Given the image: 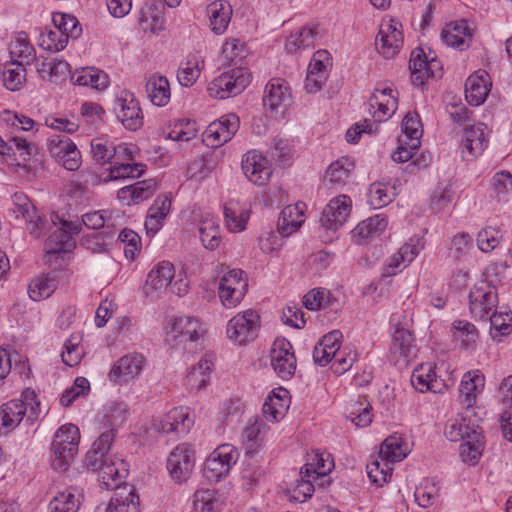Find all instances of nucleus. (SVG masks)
<instances>
[{"mask_svg": "<svg viewBox=\"0 0 512 512\" xmlns=\"http://www.w3.org/2000/svg\"><path fill=\"white\" fill-rule=\"evenodd\" d=\"M105 512H140L139 496L132 485L116 486Z\"/></svg>", "mask_w": 512, "mask_h": 512, "instance_id": "nucleus-22", "label": "nucleus"}, {"mask_svg": "<svg viewBox=\"0 0 512 512\" xmlns=\"http://www.w3.org/2000/svg\"><path fill=\"white\" fill-rule=\"evenodd\" d=\"M11 55L15 58L13 61H17L22 65H37L35 48L26 37L18 36L15 39L11 44Z\"/></svg>", "mask_w": 512, "mask_h": 512, "instance_id": "nucleus-47", "label": "nucleus"}, {"mask_svg": "<svg viewBox=\"0 0 512 512\" xmlns=\"http://www.w3.org/2000/svg\"><path fill=\"white\" fill-rule=\"evenodd\" d=\"M407 446L402 438L397 435L387 437L381 444L379 457L381 461L395 463L407 456Z\"/></svg>", "mask_w": 512, "mask_h": 512, "instance_id": "nucleus-37", "label": "nucleus"}, {"mask_svg": "<svg viewBox=\"0 0 512 512\" xmlns=\"http://www.w3.org/2000/svg\"><path fill=\"white\" fill-rule=\"evenodd\" d=\"M175 270L172 263L162 261L158 263L148 274L146 288L153 291H163L174 278Z\"/></svg>", "mask_w": 512, "mask_h": 512, "instance_id": "nucleus-31", "label": "nucleus"}, {"mask_svg": "<svg viewBox=\"0 0 512 512\" xmlns=\"http://www.w3.org/2000/svg\"><path fill=\"white\" fill-rule=\"evenodd\" d=\"M16 199L19 201V203H16L15 210V212L18 214L17 216H21L26 221L29 233L35 237H38L43 222L40 216H38L36 208L25 197L16 196Z\"/></svg>", "mask_w": 512, "mask_h": 512, "instance_id": "nucleus-40", "label": "nucleus"}, {"mask_svg": "<svg viewBox=\"0 0 512 512\" xmlns=\"http://www.w3.org/2000/svg\"><path fill=\"white\" fill-rule=\"evenodd\" d=\"M328 294L325 289H313L303 297V305L312 311L321 309L327 304Z\"/></svg>", "mask_w": 512, "mask_h": 512, "instance_id": "nucleus-64", "label": "nucleus"}, {"mask_svg": "<svg viewBox=\"0 0 512 512\" xmlns=\"http://www.w3.org/2000/svg\"><path fill=\"white\" fill-rule=\"evenodd\" d=\"M388 220L383 214H377L360 222L352 231L353 237L366 241L380 235L387 227Z\"/></svg>", "mask_w": 512, "mask_h": 512, "instance_id": "nucleus-35", "label": "nucleus"}, {"mask_svg": "<svg viewBox=\"0 0 512 512\" xmlns=\"http://www.w3.org/2000/svg\"><path fill=\"white\" fill-rule=\"evenodd\" d=\"M409 69L412 84L417 87H422L425 80L437 76V71L440 70V64L434 58L428 60L423 49L417 48L411 53Z\"/></svg>", "mask_w": 512, "mask_h": 512, "instance_id": "nucleus-14", "label": "nucleus"}, {"mask_svg": "<svg viewBox=\"0 0 512 512\" xmlns=\"http://www.w3.org/2000/svg\"><path fill=\"white\" fill-rule=\"evenodd\" d=\"M249 83V74L243 68H234L216 77L208 86L213 98L227 99L240 94Z\"/></svg>", "mask_w": 512, "mask_h": 512, "instance_id": "nucleus-3", "label": "nucleus"}, {"mask_svg": "<svg viewBox=\"0 0 512 512\" xmlns=\"http://www.w3.org/2000/svg\"><path fill=\"white\" fill-rule=\"evenodd\" d=\"M351 212V199L346 195H340L330 200L324 208L320 222L329 230L336 231L342 226Z\"/></svg>", "mask_w": 512, "mask_h": 512, "instance_id": "nucleus-15", "label": "nucleus"}, {"mask_svg": "<svg viewBox=\"0 0 512 512\" xmlns=\"http://www.w3.org/2000/svg\"><path fill=\"white\" fill-rule=\"evenodd\" d=\"M413 334L405 328H397L390 347L391 361L396 366L406 367L417 355Z\"/></svg>", "mask_w": 512, "mask_h": 512, "instance_id": "nucleus-8", "label": "nucleus"}, {"mask_svg": "<svg viewBox=\"0 0 512 512\" xmlns=\"http://www.w3.org/2000/svg\"><path fill=\"white\" fill-rule=\"evenodd\" d=\"M500 243L499 231L493 227L482 229L477 236V244L481 251L490 252Z\"/></svg>", "mask_w": 512, "mask_h": 512, "instance_id": "nucleus-63", "label": "nucleus"}, {"mask_svg": "<svg viewBox=\"0 0 512 512\" xmlns=\"http://www.w3.org/2000/svg\"><path fill=\"white\" fill-rule=\"evenodd\" d=\"M171 207V198L168 195L158 196L148 210L145 220V228L148 232L156 233L162 224V220L168 215Z\"/></svg>", "mask_w": 512, "mask_h": 512, "instance_id": "nucleus-33", "label": "nucleus"}, {"mask_svg": "<svg viewBox=\"0 0 512 512\" xmlns=\"http://www.w3.org/2000/svg\"><path fill=\"white\" fill-rule=\"evenodd\" d=\"M271 365L282 379H289L296 370V358L290 342L276 340L270 353Z\"/></svg>", "mask_w": 512, "mask_h": 512, "instance_id": "nucleus-12", "label": "nucleus"}, {"mask_svg": "<svg viewBox=\"0 0 512 512\" xmlns=\"http://www.w3.org/2000/svg\"><path fill=\"white\" fill-rule=\"evenodd\" d=\"M116 435V429L108 427L107 430L103 431L99 437L94 441L91 450H89L85 457V463L87 467L97 466V459L110 457L108 452L114 442Z\"/></svg>", "mask_w": 512, "mask_h": 512, "instance_id": "nucleus-28", "label": "nucleus"}, {"mask_svg": "<svg viewBox=\"0 0 512 512\" xmlns=\"http://www.w3.org/2000/svg\"><path fill=\"white\" fill-rule=\"evenodd\" d=\"M81 505L80 494L66 490L55 495L48 504V512H77Z\"/></svg>", "mask_w": 512, "mask_h": 512, "instance_id": "nucleus-46", "label": "nucleus"}, {"mask_svg": "<svg viewBox=\"0 0 512 512\" xmlns=\"http://www.w3.org/2000/svg\"><path fill=\"white\" fill-rule=\"evenodd\" d=\"M27 407L19 399H13L3 404L0 408V422L6 429L16 428L22 421Z\"/></svg>", "mask_w": 512, "mask_h": 512, "instance_id": "nucleus-36", "label": "nucleus"}, {"mask_svg": "<svg viewBox=\"0 0 512 512\" xmlns=\"http://www.w3.org/2000/svg\"><path fill=\"white\" fill-rule=\"evenodd\" d=\"M3 85L10 91L20 90L26 82L25 65L17 61L7 62L2 70Z\"/></svg>", "mask_w": 512, "mask_h": 512, "instance_id": "nucleus-42", "label": "nucleus"}, {"mask_svg": "<svg viewBox=\"0 0 512 512\" xmlns=\"http://www.w3.org/2000/svg\"><path fill=\"white\" fill-rule=\"evenodd\" d=\"M91 153L93 159L99 165H104L110 162L113 157L119 159L121 154H131V152H128V147L126 145L114 146L108 141H104L100 138L92 140Z\"/></svg>", "mask_w": 512, "mask_h": 512, "instance_id": "nucleus-32", "label": "nucleus"}, {"mask_svg": "<svg viewBox=\"0 0 512 512\" xmlns=\"http://www.w3.org/2000/svg\"><path fill=\"white\" fill-rule=\"evenodd\" d=\"M398 22L390 21L381 24L379 33L376 37V45L378 51L385 58L394 57L403 45V34Z\"/></svg>", "mask_w": 512, "mask_h": 512, "instance_id": "nucleus-16", "label": "nucleus"}, {"mask_svg": "<svg viewBox=\"0 0 512 512\" xmlns=\"http://www.w3.org/2000/svg\"><path fill=\"white\" fill-rule=\"evenodd\" d=\"M472 410L450 419L445 427V436L453 442L462 441L460 445V456L465 463L475 464L481 457L484 449L482 430L475 424L471 417Z\"/></svg>", "mask_w": 512, "mask_h": 512, "instance_id": "nucleus-1", "label": "nucleus"}, {"mask_svg": "<svg viewBox=\"0 0 512 512\" xmlns=\"http://www.w3.org/2000/svg\"><path fill=\"white\" fill-rule=\"evenodd\" d=\"M117 118L129 130H137L143 125V115L137 101L129 95L116 100Z\"/></svg>", "mask_w": 512, "mask_h": 512, "instance_id": "nucleus-21", "label": "nucleus"}, {"mask_svg": "<svg viewBox=\"0 0 512 512\" xmlns=\"http://www.w3.org/2000/svg\"><path fill=\"white\" fill-rule=\"evenodd\" d=\"M346 410L347 418L357 427H367L372 422L371 405L364 397L350 401Z\"/></svg>", "mask_w": 512, "mask_h": 512, "instance_id": "nucleus-43", "label": "nucleus"}, {"mask_svg": "<svg viewBox=\"0 0 512 512\" xmlns=\"http://www.w3.org/2000/svg\"><path fill=\"white\" fill-rule=\"evenodd\" d=\"M484 321L490 322V334L496 339L512 331V313L494 310Z\"/></svg>", "mask_w": 512, "mask_h": 512, "instance_id": "nucleus-50", "label": "nucleus"}, {"mask_svg": "<svg viewBox=\"0 0 512 512\" xmlns=\"http://www.w3.org/2000/svg\"><path fill=\"white\" fill-rule=\"evenodd\" d=\"M317 31L312 27H303L291 34L285 43V50L288 53H296L300 50L314 47Z\"/></svg>", "mask_w": 512, "mask_h": 512, "instance_id": "nucleus-44", "label": "nucleus"}, {"mask_svg": "<svg viewBox=\"0 0 512 512\" xmlns=\"http://www.w3.org/2000/svg\"><path fill=\"white\" fill-rule=\"evenodd\" d=\"M200 240L206 249H216L220 242V227L214 219H204L199 227Z\"/></svg>", "mask_w": 512, "mask_h": 512, "instance_id": "nucleus-51", "label": "nucleus"}, {"mask_svg": "<svg viewBox=\"0 0 512 512\" xmlns=\"http://www.w3.org/2000/svg\"><path fill=\"white\" fill-rule=\"evenodd\" d=\"M200 59L197 56H191L180 68L177 78L182 86L190 87L200 76Z\"/></svg>", "mask_w": 512, "mask_h": 512, "instance_id": "nucleus-56", "label": "nucleus"}, {"mask_svg": "<svg viewBox=\"0 0 512 512\" xmlns=\"http://www.w3.org/2000/svg\"><path fill=\"white\" fill-rule=\"evenodd\" d=\"M52 21L57 30L69 38H77L81 34V27L79 21L75 16L64 13H55Z\"/></svg>", "mask_w": 512, "mask_h": 512, "instance_id": "nucleus-55", "label": "nucleus"}, {"mask_svg": "<svg viewBox=\"0 0 512 512\" xmlns=\"http://www.w3.org/2000/svg\"><path fill=\"white\" fill-rule=\"evenodd\" d=\"M390 462L373 460L367 464V474L370 480L382 486L388 481L392 475V468L389 466Z\"/></svg>", "mask_w": 512, "mask_h": 512, "instance_id": "nucleus-59", "label": "nucleus"}, {"mask_svg": "<svg viewBox=\"0 0 512 512\" xmlns=\"http://www.w3.org/2000/svg\"><path fill=\"white\" fill-rule=\"evenodd\" d=\"M144 165L140 163H118L115 162L109 169V175L104 181L124 178H139L144 173Z\"/></svg>", "mask_w": 512, "mask_h": 512, "instance_id": "nucleus-54", "label": "nucleus"}, {"mask_svg": "<svg viewBox=\"0 0 512 512\" xmlns=\"http://www.w3.org/2000/svg\"><path fill=\"white\" fill-rule=\"evenodd\" d=\"M484 387V376L479 371L467 372L460 383V399L466 410H471L476 395Z\"/></svg>", "mask_w": 512, "mask_h": 512, "instance_id": "nucleus-25", "label": "nucleus"}, {"mask_svg": "<svg viewBox=\"0 0 512 512\" xmlns=\"http://www.w3.org/2000/svg\"><path fill=\"white\" fill-rule=\"evenodd\" d=\"M327 78V66L322 60L314 57L308 67L304 88L308 93H316L322 89Z\"/></svg>", "mask_w": 512, "mask_h": 512, "instance_id": "nucleus-39", "label": "nucleus"}, {"mask_svg": "<svg viewBox=\"0 0 512 512\" xmlns=\"http://www.w3.org/2000/svg\"><path fill=\"white\" fill-rule=\"evenodd\" d=\"M205 330L200 321L191 316L175 318L171 323L169 336L177 343L196 342L204 335Z\"/></svg>", "mask_w": 512, "mask_h": 512, "instance_id": "nucleus-18", "label": "nucleus"}, {"mask_svg": "<svg viewBox=\"0 0 512 512\" xmlns=\"http://www.w3.org/2000/svg\"><path fill=\"white\" fill-rule=\"evenodd\" d=\"M491 83L485 70H478L470 75L465 83V97L472 106L484 103L490 91Z\"/></svg>", "mask_w": 512, "mask_h": 512, "instance_id": "nucleus-20", "label": "nucleus"}, {"mask_svg": "<svg viewBox=\"0 0 512 512\" xmlns=\"http://www.w3.org/2000/svg\"><path fill=\"white\" fill-rule=\"evenodd\" d=\"M146 359L140 353L124 355L112 366L108 378L114 383H128L142 372Z\"/></svg>", "mask_w": 512, "mask_h": 512, "instance_id": "nucleus-10", "label": "nucleus"}, {"mask_svg": "<svg viewBox=\"0 0 512 512\" xmlns=\"http://www.w3.org/2000/svg\"><path fill=\"white\" fill-rule=\"evenodd\" d=\"M240 126L239 117L230 113L210 123L205 131L206 138L212 140L213 146H220L232 139Z\"/></svg>", "mask_w": 512, "mask_h": 512, "instance_id": "nucleus-17", "label": "nucleus"}, {"mask_svg": "<svg viewBox=\"0 0 512 512\" xmlns=\"http://www.w3.org/2000/svg\"><path fill=\"white\" fill-rule=\"evenodd\" d=\"M402 130L405 140H409L411 148H419L420 137L422 136V128L419 116L416 112H409L403 119Z\"/></svg>", "mask_w": 512, "mask_h": 512, "instance_id": "nucleus-53", "label": "nucleus"}, {"mask_svg": "<svg viewBox=\"0 0 512 512\" xmlns=\"http://www.w3.org/2000/svg\"><path fill=\"white\" fill-rule=\"evenodd\" d=\"M79 440V429L73 424H65L56 431L51 443V462L54 470H67L78 452Z\"/></svg>", "mask_w": 512, "mask_h": 512, "instance_id": "nucleus-2", "label": "nucleus"}, {"mask_svg": "<svg viewBox=\"0 0 512 512\" xmlns=\"http://www.w3.org/2000/svg\"><path fill=\"white\" fill-rule=\"evenodd\" d=\"M455 336L461 339L463 345L470 346L471 344L476 342L478 338V331L476 327L465 320L455 321L454 324Z\"/></svg>", "mask_w": 512, "mask_h": 512, "instance_id": "nucleus-61", "label": "nucleus"}, {"mask_svg": "<svg viewBox=\"0 0 512 512\" xmlns=\"http://www.w3.org/2000/svg\"><path fill=\"white\" fill-rule=\"evenodd\" d=\"M71 82L79 86H90L97 90H103L108 86V75L103 71L85 67L76 70L71 75Z\"/></svg>", "mask_w": 512, "mask_h": 512, "instance_id": "nucleus-30", "label": "nucleus"}, {"mask_svg": "<svg viewBox=\"0 0 512 512\" xmlns=\"http://www.w3.org/2000/svg\"><path fill=\"white\" fill-rule=\"evenodd\" d=\"M423 246L420 241L410 240L409 243L404 244L399 251L388 259L382 270L383 277H390L397 273L401 265L404 263H410L420 252Z\"/></svg>", "mask_w": 512, "mask_h": 512, "instance_id": "nucleus-23", "label": "nucleus"}, {"mask_svg": "<svg viewBox=\"0 0 512 512\" xmlns=\"http://www.w3.org/2000/svg\"><path fill=\"white\" fill-rule=\"evenodd\" d=\"M60 221L62 226L57 227L46 240L45 250L47 254L66 253L75 246L72 235L80 232V224L66 220Z\"/></svg>", "mask_w": 512, "mask_h": 512, "instance_id": "nucleus-13", "label": "nucleus"}, {"mask_svg": "<svg viewBox=\"0 0 512 512\" xmlns=\"http://www.w3.org/2000/svg\"><path fill=\"white\" fill-rule=\"evenodd\" d=\"M88 468L99 472L100 480L107 489L116 490V486H120L117 481L128 474V464L116 456L99 458L97 466Z\"/></svg>", "mask_w": 512, "mask_h": 512, "instance_id": "nucleus-11", "label": "nucleus"}, {"mask_svg": "<svg viewBox=\"0 0 512 512\" xmlns=\"http://www.w3.org/2000/svg\"><path fill=\"white\" fill-rule=\"evenodd\" d=\"M329 458V454L313 451L308 454V462L301 467L300 474L313 479L324 478L333 468V461Z\"/></svg>", "mask_w": 512, "mask_h": 512, "instance_id": "nucleus-29", "label": "nucleus"}, {"mask_svg": "<svg viewBox=\"0 0 512 512\" xmlns=\"http://www.w3.org/2000/svg\"><path fill=\"white\" fill-rule=\"evenodd\" d=\"M434 375V369L431 364H421L413 371L411 375V384L421 393L429 390L435 392Z\"/></svg>", "mask_w": 512, "mask_h": 512, "instance_id": "nucleus-49", "label": "nucleus"}, {"mask_svg": "<svg viewBox=\"0 0 512 512\" xmlns=\"http://www.w3.org/2000/svg\"><path fill=\"white\" fill-rule=\"evenodd\" d=\"M259 315L253 310L236 314L227 323V336L237 345H246L257 337Z\"/></svg>", "mask_w": 512, "mask_h": 512, "instance_id": "nucleus-4", "label": "nucleus"}, {"mask_svg": "<svg viewBox=\"0 0 512 512\" xmlns=\"http://www.w3.org/2000/svg\"><path fill=\"white\" fill-rule=\"evenodd\" d=\"M241 168L246 178L258 186L265 185L272 175L269 160L256 150L244 154Z\"/></svg>", "mask_w": 512, "mask_h": 512, "instance_id": "nucleus-9", "label": "nucleus"}, {"mask_svg": "<svg viewBox=\"0 0 512 512\" xmlns=\"http://www.w3.org/2000/svg\"><path fill=\"white\" fill-rule=\"evenodd\" d=\"M226 226L231 232H241L246 228L249 219V210L239 202L230 200L224 206Z\"/></svg>", "mask_w": 512, "mask_h": 512, "instance_id": "nucleus-34", "label": "nucleus"}, {"mask_svg": "<svg viewBox=\"0 0 512 512\" xmlns=\"http://www.w3.org/2000/svg\"><path fill=\"white\" fill-rule=\"evenodd\" d=\"M291 98L288 83L281 78H274L266 85L263 105L271 113H278L279 109L285 108Z\"/></svg>", "mask_w": 512, "mask_h": 512, "instance_id": "nucleus-19", "label": "nucleus"}, {"mask_svg": "<svg viewBox=\"0 0 512 512\" xmlns=\"http://www.w3.org/2000/svg\"><path fill=\"white\" fill-rule=\"evenodd\" d=\"M354 162L347 157H342L331 163L326 170L325 178L332 184L344 185L354 170Z\"/></svg>", "mask_w": 512, "mask_h": 512, "instance_id": "nucleus-45", "label": "nucleus"}, {"mask_svg": "<svg viewBox=\"0 0 512 512\" xmlns=\"http://www.w3.org/2000/svg\"><path fill=\"white\" fill-rule=\"evenodd\" d=\"M48 150L62 166L68 171L79 168L81 155L76 145L66 135L55 134L48 138Z\"/></svg>", "mask_w": 512, "mask_h": 512, "instance_id": "nucleus-7", "label": "nucleus"}, {"mask_svg": "<svg viewBox=\"0 0 512 512\" xmlns=\"http://www.w3.org/2000/svg\"><path fill=\"white\" fill-rule=\"evenodd\" d=\"M56 289V281L50 275L35 278L28 287L29 297L34 301L48 298Z\"/></svg>", "mask_w": 512, "mask_h": 512, "instance_id": "nucleus-52", "label": "nucleus"}, {"mask_svg": "<svg viewBox=\"0 0 512 512\" xmlns=\"http://www.w3.org/2000/svg\"><path fill=\"white\" fill-rule=\"evenodd\" d=\"M262 426L261 422L255 421L244 429L242 439L248 453L256 451L259 443L261 442Z\"/></svg>", "mask_w": 512, "mask_h": 512, "instance_id": "nucleus-62", "label": "nucleus"}, {"mask_svg": "<svg viewBox=\"0 0 512 512\" xmlns=\"http://www.w3.org/2000/svg\"><path fill=\"white\" fill-rule=\"evenodd\" d=\"M195 453L187 443L176 446L167 458V469L174 482L186 481L194 468Z\"/></svg>", "mask_w": 512, "mask_h": 512, "instance_id": "nucleus-6", "label": "nucleus"}, {"mask_svg": "<svg viewBox=\"0 0 512 512\" xmlns=\"http://www.w3.org/2000/svg\"><path fill=\"white\" fill-rule=\"evenodd\" d=\"M497 304L496 288L485 281L476 284L469 293V309L474 318L486 319Z\"/></svg>", "mask_w": 512, "mask_h": 512, "instance_id": "nucleus-5", "label": "nucleus"}, {"mask_svg": "<svg viewBox=\"0 0 512 512\" xmlns=\"http://www.w3.org/2000/svg\"><path fill=\"white\" fill-rule=\"evenodd\" d=\"M304 223V204L286 206L280 213L277 229L282 236H290Z\"/></svg>", "mask_w": 512, "mask_h": 512, "instance_id": "nucleus-24", "label": "nucleus"}, {"mask_svg": "<svg viewBox=\"0 0 512 512\" xmlns=\"http://www.w3.org/2000/svg\"><path fill=\"white\" fill-rule=\"evenodd\" d=\"M4 145L10 147L11 150L7 154H2L3 156H11L18 153L23 161L30 159L37 152V147L34 144L20 136L10 137L7 141H4Z\"/></svg>", "mask_w": 512, "mask_h": 512, "instance_id": "nucleus-57", "label": "nucleus"}, {"mask_svg": "<svg viewBox=\"0 0 512 512\" xmlns=\"http://www.w3.org/2000/svg\"><path fill=\"white\" fill-rule=\"evenodd\" d=\"M90 391V383L85 377H77L72 387L66 389L60 398V404L70 406L77 398L85 396Z\"/></svg>", "mask_w": 512, "mask_h": 512, "instance_id": "nucleus-58", "label": "nucleus"}, {"mask_svg": "<svg viewBox=\"0 0 512 512\" xmlns=\"http://www.w3.org/2000/svg\"><path fill=\"white\" fill-rule=\"evenodd\" d=\"M146 92L156 106H165L170 100V85L164 76H152L146 83Z\"/></svg>", "mask_w": 512, "mask_h": 512, "instance_id": "nucleus-38", "label": "nucleus"}, {"mask_svg": "<svg viewBox=\"0 0 512 512\" xmlns=\"http://www.w3.org/2000/svg\"><path fill=\"white\" fill-rule=\"evenodd\" d=\"M221 506L215 490L198 489L193 495V510L195 512H215Z\"/></svg>", "mask_w": 512, "mask_h": 512, "instance_id": "nucleus-48", "label": "nucleus"}, {"mask_svg": "<svg viewBox=\"0 0 512 512\" xmlns=\"http://www.w3.org/2000/svg\"><path fill=\"white\" fill-rule=\"evenodd\" d=\"M207 15L212 31L220 35L224 33L231 20L232 7L227 1H214L208 5Z\"/></svg>", "mask_w": 512, "mask_h": 512, "instance_id": "nucleus-27", "label": "nucleus"}, {"mask_svg": "<svg viewBox=\"0 0 512 512\" xmlns=\"http://www.w3.org/2000/svg\"><path fill=\"white\" fill-rule=\"evenodd\" d=\"M213 363L208 359H202L193 366L186 376V386L191 391H200L205 388L210 380Z\"/></svg>", "mask_w": 512, "mask_h": 512, "instance_id": "nucleus-41", "label": "nucleus"}, {"mask_svg": "<svg viewBox=\"0 0 512 512\" xmlns=\"http://www.w3.org/2000/svg\"><path fill=\"white\" fill-rule=\"evenodd\" d=\"M36 70L43 80L51 83H59L65 80L70 73V65L63 59L48 58L40 65L37 64Z\"/></svg>", "mask_w": 512, "mask_h": 512, "instance_id": "nucleus-26", "label": "nucleus"}, {"mask_svg": "<svg viewBox=\"0 0 512 512\" xmlns=\"http://www.w3.org/2000/svg\"><path fill=\"white\" fill-rule=\"evenodd\" d=\"M246 292L239 287H231L220 280L218 295L221 303L226 308L236 307L244 298Z\"/></svg>", "mask_w": 512, "mask_h": 512, "instance_id": "nucleus-60", "label": "nucleus"}]
</instances>
